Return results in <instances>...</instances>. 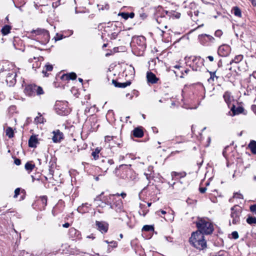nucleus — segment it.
<instances>
[{"label":"nucleus","mask_w":256,"mask_h":256,"mask_svg":"<svg viewBox=\"0 0 256 256\" xmlns=\"http://www.w3.org/2000/svg\"><path fill=\"white\" fill-rule=\"evenodd\" d=\"M207 58L210 60V62H212L214 60V58L212 56H208Z\"/></svg>","instance_id":"5fc2aeb1"},{"label":"nucleus","mask_w":256,"mask_h":256,"mask_svg":"<svg viewBox=\"0 0 256 256\" xmlns=\"http://www.w3.org/2000/svg\"><path fill=\"white\" fill-rule=\"evenodd\" d=\"M43 34L42 35V41L44 42H48L50 39V34L48 30L42 31Z\"/></svg>","instance_id":"4be33fe9"},{"label":"nucleus","mask_w":256,"mask_h":256,"mask_svg":"<svg viewBox=\"0 0 256 256\" xmlns=\"http://www.w3.org/2000/svg\"><path fill=\"white\" fill-rule=\"evenodd\" d=\"M38 144V140L36 136H32L28 140V146L30 148H36Z\"/></svg>","instance_id":"dca6fc26"},{"label":"nucleus","mask_w":256,"mask_h":256,"mask_svg":"<svg viewBox=\"0 0 256 256\" xmlns=\"http://www.w3.org/2000/svg\"><path fill=\"white\" fill-rule=\"evenodd\" d=\"M100 150L97 148L92 153V156L94 160H96L98 158V154L100 152Z\"/></svg>","instance_id":"a878e982"},{"label":"nucleus","mask_w":256,"mask_h":256,"mask_svg":"<svg viewBox=\"0 0 256 256\" xmlns=\"http://www.w3.org/2000/svg\"><path fill=\"white\" fill-rule=\"evenodd\" d=\"M223 32L222 30H218L215 32L214 35L220 38L222 36Z\"/></svg>","instance_id":"4c0bfd02"},{"label":"nucleus","mask_w":256,"mask_h":256,"mask_svg":"<svg viewBox=\"0 0 256 256\" xmlns=\"http://www.w3.org/2000/svg\"><path fill=\"white\" fill-rule=\"evenodd\" d=\"M14 164L17 165V166H19L20 164H21V160H20L18 159V158H16L14 160Z\"/></svg>","instance_id":"37998d69"},{"label":"nucleus","mask_w":256,"mask_h":256,"mask_svg":"<svg viewBox=\"0 0 256 256\" xmlns=\"http://www.w3.org/2000/svg\"><path fill=\"white\" fill-rule=\"evenodd\" d=\"M38 114H40V116H38V117L36 116L35 118V121L36 122L42 123V122H43L44 118L42 117V116L40 114V113H38Z\"/></svg>","instance_id":"c9c22d12"},{"label":"nucleus","mask_w":256,"mask_h":256,"mask_svg":"<svg viewBox=\"0 0 256 256\" xmlns=\"http://www.w3.org/2000/svg\"><path fill=\"white\" fill-rule=\"evenodd\" d=\"M56 110L58 114L60 115H66L68 113V111L66 108H62V110H60V108L58 107V104L56 105Z\"/></svg>","instance_id":"412c9836"},{"label":"nucleus","mask_w":256,"mask_h":256,"mask_svg":"<svg viewBox=\"0 0 256 256\" xmlns=\"http://www.w3.org/2000/svg\"><path fill=\"white\" fill-rule=\"evenodd\" d=\"M20 191L22 192V193H25V190H21V188H16L14 190V198H16L20 194Z\"/></svg>","instance_id":"2f4dec72"},{"label":"nucleus","mask_w":256,"mask_h":256,"mask_svg":"<svg viewBox=\"0 0 256 256\" xmlns=\"http://www.w3.org/2000/svg\"><path fill=\"white\" fill-rule=\"evenodd\" d=\"M196 225L198 230L204 234H210L214 230L212 224L206 218H198L196 222Z\"/></svg>","instance_id":"f03ea898"},{"label":"nucleus","mask_w":256,"mask_h":256,"mask_svg":"<svg viewBox=\"0 0 256 256\" xmlns=\"http://www.w3.org/2000/svg\"><path fill=\"white\" fill-rule=\"evenodd\" d=\"M78 80L80 82H82L83 81V80L82 78H78Z\"/></svg>","instance_id":"69168bd1"},{"label":"nucleus","mask_w":256,"mask_h":256,"mask_svg":"<svg viewBox=\"0 0 256 256\" xmlns=\"http://www.w3.org/2000/svg\"><path fill=\"white\" fill-rule=\"evenodd\" d=\"M110 138V136H106V140H109V138Z\"/></svg>","instance_id":"0e129e2a"},{"label":"nucleus","mask_w":256,"mask_h":256,"mask_svg":"<svg viewBox=\"0 0 256 256\" xmlns=\"http://www.w3.org/2000/svg\"><path fill=\"white\" fill-rule=\"evenodd\" d=\"M198 39L203 45L206 44L208 42H212L214 40L212 36L206 34H201L198 36Z\"/></svg>","instance_id":"9b49d317"},{"label":"nucleus","mask_w":256,"mask_h":256,"mask_svg":"<svg viewBox=\"0 0 256 256\" xmlns=\"http://www.w3.org/2000/svg\"><path fill=\"white\" fill-rule=\"evenodd\" d=\"M252 110H253V111L254 112L256 110V105L252 106Z\"/></svg>","instance_id":"13d9d810"},{"label":"nucleus","mask_w":256,"mask_h":256,"mask_svg":"<svg viewBox=\"0 0 256 256\" xmlns=\"http://www.w3.org/2000/svg\"><path fill=\"white\" fill-rule=\"evenodd\" d=\"M152 204L151 203H148V206H151Z\"/></svg>","instance_id":"774afa93"},{"label":"nucleus","mask_w":256,"mask_h":256,"mask_svg":"<svg viewBox=\"0 0 256 256\" xmlns=\"http://www.w3.org/2000/svg\"><path fill=\"white\" fill-rule=\"evenodd\" d=\"M105 242H106V244H110V242H109L108 240H106L104 241Z\"/></svg>","instance_id":"338daca9"},{"label":"nucleus","mask_w":256,"mask_h":256,"mask_svg":"<svg viewBox=\"0 0 256 256\" xmlns=\"http://www.w3.org/2000/svg\"><path fill=\"white\" fill-rule=\"evenodd\" d=\"M42 203L44 204L45 205L46 204V202H47V198L45 196H43L42 198Z\"/></svg>","instance_id":"a18cd8bd"},{"label":"nucleus","mask_w":256,"mask_h":256,"mask_svg":"<svg viewBox=\"0 0 256 256\" xmlns=\"http://www.w3.org/2000/svg\"><path fill=\"white\" fill-rule=\"evenodd\" d=\"M239 236L238 234L236 231H234L232 232L230 235L228 236V238H234V240H236L238 238Z\"/></svg>","instance_id":"473e14b6"},{"label":"nucleus","mask_w":256,"mask_h":256,"mask_svg":"<svg viewBox=\"0 0 256 256\" xmlns=\"http://www.w3.org/2000/svg\"><path fill=\"white\" fill-rule=\"evenodd\" d=\"M110 244H111L110 246L112 248H116L118 246L117 242L116 241H112L110 242Z\"/></svg>","instance_id":"79ce46f5"},{"label":"nucleus","mask_w":256,"mask_h":256,"mask_svg":"<svg viewBox=\"0 0 256 256\" xmlns=\"http://www.w3.org/2000/svg\"><path fill=\"white\" fill-rule=\"evenodd\" d=\"M112 83L116 87L120 88H124L128 86H130L131 84V82L130 81H127L125 82H119L114 80H112Z\"/></svg>","instance_id":"4468645a"},{"label":"nucleus","mask_w":256,"mask_h":256,"mask_svg":"<svg viewBox=\"0 0 256 256\" xmlns=\"http://www.w3.org/2000/svg\"><path fill=\"white\" fill-rule=\"evenodd\" d=\"M194 64L197 65L198 68H200L202 66V60L200 56L195 57L192 60Z\"/></svg>","instance_id":"6ab92c4d"},{"label":"nucleus","mask_w":256,"mask_h":256,"mask_svg":"<svg viewBox=\"0 0 256 256\" xmlns=\"http://www.w3.org/2000/svg\"><path fill=\"white\" fill-rule=\"evenodd\" d=\"M225 102H226L228 107L230 109V111L228 112L230 116H234L240 114L244 110V108L242 106L236 108L234 103L236 102L228 92H225Z\"/></svg>","instance_id":"7ed1b4c3"},{"label":"nucleus","mask_w":256,"mask_h":256,"mask_svg":"<svg viewBox=\"0 0 256 256\" xmlns=\"http://www.w3.org/2000/svg\"><path fill=\"white\" fill-rule=\"evenodd\" d=\"M121 16L125 20H127L128 18V13L122 12L121 14Z\"/></svg>","instance_id":"ea45409f"},{"label":"nucleus","mask_w":256,"mask_h":256,"mask_svg":"<svg viewBox=\"0 0 256 256\" xmlns=\"http://www.w3.org/2000/svg\"><path fill=\"white\" fill-rule=\"evenodd\" d=\"M224 254L222 252H220L216 256H223Z\"/></svg>","instance_id":"4d7b16f0"},{"label":"nucleus","mask_w":256,"mask_h":256,"mask_svg":"<svg viewBox=\"0 0 256 256\" xmlns=\"http://www.w3.org/2000/svg\"><path fill=\"white\" fill-rule=\"evenodd\" d=\"M197 243H199L200 244V248H196L198 249L199 250H203L206 246V240H204V238H203L202 240H198V242H196Z\"/></svg>","instance_id":"5701e85b"},{"label":"nucleus","mask_w":256,"mask_h":256,"mask_svg":"<svg viewBox=\"0 0 256 256\" xmlns=\"http://www.w3.org/2000/svg\"><path fill=\"white\" fill-rule=\"evenodd\" d=\"M228 49H230V47H229V46H227V45L225 44V51H226V50H228Z\"/></svg>","instance_id":"bf43d9fd"},{"label":"nucleus","mask_w":256,"mask_h":256,"mask_svg":"<svg viewBox=\"0 0 256 256\" xmlns=\"http://www.w3.org/2000/svg\"><path fill=\"white\" fill-rule=\"evenodd\" d=\"M248 146L252 154H256V141L251 140Z\"/></svg>","instance_id":"aec40b11"},{"label":"nucleus","mask_w":256,"mask_h":256,"mask_svg":"<svg viewBox=\"0 0 256 256\" xmlns=\"http://www.w3.org/2000/svg\"><path fill=\"white\" fill-rule=\"evenodd\" d=\"M24 92L28 96H34L42 94L44 93L43 90L40 86L35 84H28L26 86L24 89Z\"/></svg>","instance_id":"20e7f679"},{"label":"nucleus","mask_w":256,"mask_h":256,"mask_svg":"<svg viewBox=\"0 0 256 256\" xmlns=\"http://www.w3.org/2000/svg\"><path fill=\"white\" fill-rule=\"evenodd\" d=\"M62 78L66 79L67 80H74L76 78V74L74 72H70L69 74H65L62 75Z\"/></svg>","instance_id":"a211bd4d"},{"label":"nucleus","mask_w":256,"mask_h":256,"mask_svg":"<svg viewBox=\"0 0 256 256\" xmlns=\"http://www.w3.org/2000/svg\"><path fill=\"white\" fill-rule=\"evenodd\" d=\"M199 190L200 193L204 194L206 190V188L205 187L204 188H200Z\"/></svg>","instance_id":"c03bdc74"},{"label":"nucleus","mask_w":256,"mask_h":256,"mask_svg":"<svg viewBox=\"0 0 256 256\" xmlns=\"http://www.w3.org/2000/svg\"><path fill=\"white\" fill-rule=\"evenodd\" d=\"M115 196H117L116 198H119L120 196H121L123 198H124L126 196V194L125 192H122L121 194L116 193V194H112Z\"/></svg>","instance_id":"e433bc0d"},{"label":"nucleus","mask_w":256,"mask_h":256,"mask_svg":"<svg viewBox=\"0 0 256 256\" xmlns=\"http://www.w3.org/2000/svg\"><path fill=\"white\" fill-rule=\"evenodd\" d=\"M180 14L179 12H176V14H174V16L176 18H179L180 17Z\"/></svg>","instance_id":"3c124183"},{"label":"nucleus","mask_w":256,"mask_h":256,"mask_svg":"<svg viewBox=\"0 0 256 256\" xmlns=\"http://www.w3.org/2000/svg\"><path fill=\"white\" fill-rule=\"evenodd\" d=\"M242 59V56L239 55L235 57L234 60L230 61V64L232 63V62L237 63L240 61H241Z\"/></svg>","instance_id":"f704fd0d"},{"label":"nucleus","mask_w":256,"mask_h":256,"mask_svg":"<svg viewBox=\"0 0 256 256\" xmlns=\"http://www.w3.org/2000/svg\"><path fill=\"white\" fill-rule=\"evenodd\" d=\"M233 12L234 14L238 17H241L242 16V13L238 7H234L233 8Z\"/></svg>","instance_id":"cd10ccee"},{"label":"nucleus","mask_w":256,"mask_h":256,"mask_svg":"<svg viewBox=\"0 0 256 256\" xmlns=\"http://www.w3.org/2000/svg\"><path fill=\"white\" fill-rule=\"evenodd\" d=\"M16 74L14 72H11L8 73L6 78V82L10 86H14L16 83Z\"/></svg>","instance_id":"1a4fd4ad"},{"label":"nucleus","mask_w":256,"mask_h":256,"mask_svg":"<svg viewBox=\"0 0 256 256\" xmlns=\"http://www.w3.org/2000/svg\"><path fill=\"white\" fill-rule=\"evenodd\" d=\"M69 231L70 233L76 234V230L74 228H72L69 230Z\"/></svg>","instance_id":"09e8293b"},{"label":"nucleus","mask_w":256,"mask_h":256,"mask_svg":"<svg viewBox=\"0 0 256 256\" xmlns=\"http://www.w3.org/2000/svg\"><path fill=\"white\" fill-rule=\"evenodd\" d=\"M134 136L136 138H142L144 136V132L142 128H135L132 132Z\"/></svg>","instance_id":"2eb2a0df"},{"label":"nucleus","mask_w":256,"mask_h":256,"mask_svg":"<svg viewBox=\"0 0 256 256\" xmlns=\"http://www.w3.org/2000/svg\"><path fill=\"white\" fill-rule=\"evenodd\" d=\"M218 54L222 57L224 55V46L221 45L219 46L218 50Z\"/></svg>","instance_id":"7c9ffc66"},{"label":"nucleus","mask_w":256,"mask_h":256,"mask_svg":"<svg viewBox=\"0 0 256 256\" xmlns=\"http://www.w3.org/2000/svg\"><path fill=\"white\" fill-rule=\"evenodd\" d=\"M234 197H236L238 198H243L242 195V194L238 193L234 194Z\"/></svg>","instance_id":"49530a36"},{"label":"nucleus","mask_w":256,"mask_h":256,"mask_svg":"<svg viewBox=\"0 0 256 256\" xmlns=\"http://www.w3.org/2000/svg\"><path fill=\"white\" fill-rule=\"evenodd\" d=\"M174 173L175 174V176H180V177H181V178L184 177L186 176V173L185 172H184L182 173H180V174L177 173L176 172H174Z\"/></svg>","instance_id":"a19ab883"},{"label":"nucleus","mask_w":256,"mask_h":256,"mask_svg":"<svg viewBox=\"0 0 256 256\" xmlns=\"http://www.w3.org/2000/svg\"><path fill=\"white\" fill-rule=\"evenodd\" d=\"M52 69L53 66L52 65L49 64H46L42 71V73L44 74L45 76H48L49 74L48 72L52 71Z\"/></svg>","instance_id":"f3484780"},{"label":"nucleus","mask_w":256,"mask_h":256,"mask_svg":"<svg viewBox=\"0 0 256 256\" xmlns=\"http://www.w3.org/2000/svg\"><path fill=\"white\" fill-rule=\"evenodd\" d=\"M46 30L44 29H40V28H38L36 30H32V33L35 34L36 36H42V35L43 34L42 31H46Z\"/></svg>","instance_id":"c756f323"},{"label":"nucleus","mask_w":256,"mask_h":256,"mask_svg":"<svg viewBox=\"0 0 256 256\" xmlns=\"http://www.w3.org/2000/svg\"><path fill=\"white\" fill-rule=\"evenodd\" d=\"M189 71H190V70L188 69H186L184 70V72L187 74Z\"/></svg>","instance_id":"e2e57ef3"},{"label":"nucleus","mask_w":256,"mask_h":256,"mask_svg":"<svg viewBox=\"0 0 256 256\" xmlns=\"http://www.w3.org/2000/svg\"><path fill=\"white\" fill-rule=\"evenodd\" d=\"M96 225L97 229L102 234L107 232L108 229V224L106 222L96 221Z\"/></svg>","instance_id":"9d476101"},{"label":"nucleus","mask_w":256,"mask_h":256,"mask_svg":"<svg viewBox=\"0 0 256 256\" xmlns=\"http://www.w3.org/2000/svg\"><path fill=\"white\" fill-rule=\"evenodd\" d=\"M134 16V12H130L128 14V18H132Z\"/></svg>","instance_id":"864d4df0"},{"label":"nucleus","mask_w":256,"mask_h":256,"mask_svg":"<svg viewBox=\"0 0 256 256\" xmlns=\"http://www.w3.org/2000/svg\"><path fill=\"white\" fill-rule=\"evenodd\" d=\"M102 202L110 208L114 210L117 212H120L123 210V203L122 200L119 198H116L110 194L104 197Z\"/></svg>","instance_id":"f257e3e1"},{"label":"nucleus","mask_w":256,"mask_h":256,"mask_svg":"<svg viewBox=\"0 0 256 256\" xmlns=\"http://www.w3.org/2000/svg\"><path fill=\"white\" fill-rule=\"evenodd\" d=\"M87 238L94 239L95 237L93 236V234H91L90 236H87Z\"/></svg>","instance_id":"6e6d98bb"},{"label":"nucleus","mask_w":256,"mask_h":256,"mask_svg":"<svg viewBox=\"0 0 256 256\" xmlns=\"http://www.w3.org/2000/svg\"><path fill=\"white\" fill-rule=\"evenodd\" d=\"M11 26L8 25L4 26L2 29V33L3 35L5 36L10 32Z\"/></svg>","instance_id":"b1692460"},{"label":"nucleus","mask_w":256,"mask_h":256,"mask_svg":"<svg viewBox=\"0 0 256 256\" xmlns=\"http://www.w3.org/2000/svg\"><path fill=\"white\" fill-rule=\"evenodd\" d=\"M24 167L26 170L31 172L34 168L35 165L32 164L30 162H27Z\"/></svg>","instance_id":"393cba45"},{"label":"nucleus","mask_w":256,"mask_h":256,"mask_svg":"<svg viewBox=\"0 0 256 256\" xmlns=\"http://www.w3.org/2000/svg\"><path fill=\"white\" fill-rule=\"evenodd\" d=\"M52 140L54 142H60L63 138V134L60 130L53 132Z\"/></svg>","instance_id":"ddd939ff"},{"label":"nucleus","mask_w":256,"mask_h":256,"mask_svg":"<svg viewBox=\"0 0 256 256\" xmlns=\"http://www.w3.org/2000/svg\"><path fill=\"white\" fill-rule=\"evenodd\" d=\"M6 135L8 136L9 138H12L14 136V132L12 128L8 127L6 131Z\"/></svg>","instance_id":"bb28decb"},{"label":"nucleus","mask_w":256,"mask_h":256,"mask_svg":"<svg viewBox=\"0 0 256 256\" xmlns=\"http://www.w3.org/2000/svg\"><path fill=\"white\" fill-rule=\"evenodd\" d=\"M231 218H232V224H236L239 222L240 216L242 212V208L238 206H235L231 208Z\"/></svg>","instance_id":"423d86ee"},{"label":"nucleus","mask_w":256,"mask_h":256,"mask_svg":"<svg viewBox=\"0 0 256 256\" xmlns=\"http://www.w3.org/2000/svg\"><path fill=\"white\" fill-rule=\"evenodd\" d=\"M252 76L256 79V72H253Z\"/></svg>","instance_id":"052dcab7"},{"label":"nucleus","mask_w":256,"mask_h":256,"mask_svg":"<svg viewBox=\"0 0 256 256\" xmlns=\"http://www.w3.org/2000/svg\"><path fill=\"white\" fill-rule=\"evenodd\" d=\"M114 164V162L112 159L106 158H102L98 162V166L100 170L106 172L109 168V166Z\"/></svg>","instance_id":"6e6552de"},{"label":"nucleus","mask_w":256,"mask_h":256,"mask_svg":"<svg viewBox=\"0 0 256 256\" xmlns=\"http://www.w3.org/2000/svg\"><path fill=\"white\" fill-rule=\"evenodd\" d=\"M131 165L122 164L119 166L118 168L122 172L121 174V178L123 179L130 180L132 178V170L130 168Z\"/></svg>","instance_id":"39448f33"},{"label":"nucleus","mask_w":256,"mask_h":256,"mask_svg":"<svg viewBox=\"0 0 256 256\" xmlns=\"http://www.w3.org/2000/svg\"><path fill=\"white\" fill-rule=\"evenodd\" d=\"M250 210L253 212H256V204L252 205L250 206Z\"/></svg>","instance_id":"58836bf2"},{"label":"nucleus","mask_w":256,"mask_h":256,"mask_svg":"<svg viewBox=\"0 0 256 256\" xmlns=\"http://www.w3.org/2000/svg\"><path fill=\"white\" fill-rule=\"evenodd\" d=\"M204 234L198 230L196 232H194L190 238V242L195 248H200V244L199 243H197L196 242L200 240V239L202 240L203 238H204Z\"/></svg>","instance_id":"0eeeda50"},{"label":"nucleus","mask_w":256,"mask_h":256,"mask_svg":"<svg viewBox=\"0 0 256 256\" xmlns=\"http://www.w3.org/2000/svg\"><path fill=\"white\" fill-rule=\"evenodd\" d=\"M146 78L148 82L152 84H156L158 80V78H157L156 75L151 72H147Z\"/></svg>","instance_id":"f8f14e48"},{"label":"nucleus","mask_w":256,"mask_h":256,"mask_svg":"<svg viewBox=\"0 0 256 256\" xmlns=\"http://www.w3.org/2000/svg\"><path fill=\"white\" fill-rule=\"evenodd\" d=\"M70 224L68 222H66L65 224H62V226L64 228H68L70 226Z\"/></svg>","instance_id":"603ef678"},{"label":"nucleus","mask_w":256,"mask_h":256,"mask_svg":"<svg viewBox=\"0 0 256 256\" xmlns=\"http://www.w3.org/2000/svg\"><path fill=\"white\" fill-rule=\"evenodd\" d=\"M246 222L250 224H256V218L249 216L246 219Z\"/></svg>","instance_id":"c85d7f7f"},{"label":"nucleus","mask_w":256,"mask_h":256,"mask_svg":"<svg viewBox=\"0 0 256 256\" xmlns=\"http://www.w3.org/2000/svg\"><path fill=\"white\" fill-rule=\"evenodd\" d=\"M214 199H216V200H212V202H218V200L217 199V198H214Z\"/></svg>","instance_id":"680f3d73"},{"label":"nucleus","mask_w":256,"mask_h":256,"mask_svg":"<svg viewBox=\"0 0 256 256\" xmlns=\"http://www.w3.org/2000/svg\"><path fill=\"white\" fill-rule=\"evenodd\" d=\"M62 35L58 36V34H56V37L54 38L55 40H56V41H57V40H62Z\"/></svg>","instance_id":"de8ad7c7"},{"label":"nucleus","mask_w":256,"mask_h":256,"mask_svg":"<svg viewBox=\"0 0 256 256\" xmlns=\"http://www.w3.org/2000/svg\"><path fill=\"white\" fill-rule=\"evenodd\" d=\"M160 212V213H161L162 214H165L166 213V211H164V210H159V211H157V212H156V214L160 216V214H159V212Z\"/></svg>","instance_id":"8fccbe9b"},{"label":"nucleus","mask_w":256,"mask_h":256,"mask_svg":"<svg viewBox=\"0 0 256 256\" xmlns=\"http://www.w3.org/2000/svg\"><path fill=\"white\" fill-rule=\"evenodd\" d=\"M142 230L146 232L152 231L154 230V228L152 226L145 225L143 226Z\"/></svg>","instance_id":"72a5a7b5"}]
</instances>
